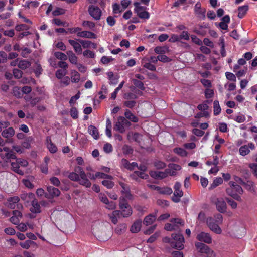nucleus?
Masks as SVG:
<instances>
[{"label": "nucleus", "mask_w": 257, "mask_h": 257, "mask_svg": "<svg viewBox=\"0 0 257 257\" xmlns=\"http://www.w3.org/2000/svg\"><path fill=\"white\" fill-rule=\"evenodd\" d=\"M163 241L166 243H169L172 248L177 250H181L184 248V236L180 233H172L171 238L169 237H164Z\"/></svg>", "instance_id": "obj_1"}, {"label": "nucleus", "mask_w": 257, "mask_h": 257, "mask_svg": "<svg viewBox=\"0 0 257 257\" xmlns=\"http://www.w3.org/2000/svg\"><path fill=\"white\" fill-rule=\"evenodd\" d=\"M119 206L122 212V216L123 217H128L132 214L133 211L131 206L124 198L120 199Z\"/></svg>", "instance_id": "obj_2"}, {"label": "nucleus", "mask_w": 257, "mask_h": 257, "mask_svg": "<svg viewBox=\"0 0 257 257\" xmlns=\"http://www.w3.org/2000/svg\"><path fill=\"white\" fill-rule=\"evenodd\" d=\"M130 125L131 122L124 117L119 116L114 125V130L119 132L120 133H123L125 131V126H130Z\"/></svg>", "instance_id": "obj_3"}, {"label": "nucleus", "mask_w": 257, "mask_h": 257, "mask_svg": "<svg viewBox=\"0 0 257 257\" xmlns=\"http://www.w3.org/2000/svg\"><path fill=\"white\" fill-rule=\"evenodd\" d=\"M195 246L198 252L201 253H205L208 257H215V254L207 245L200 242H196Z\"/></svg>", "instance_id": "obj_4"}, {"label": "nucleus", "mask_w": 257, "mask_h": 257, "mask_svg": "<svg viewBox=\"0 0 257 257\" xmlns=\"http://www.w3.org/2000/svg\"><path fill=\"white\" fill-rule=\"evenodd\" d=\"M134 5L135 6L134 11L139 18L144 19H148L150 18V14L145 11L146 9L145 7L140 6L139 2H135Z\"/></svg>", "instance_id": "obj_5"}, {"label": "nucleus", "mask_w": 257, "mask_h": 257, "mask_svg": "<svg viewBox=\"0 0 257 257\" xmlns=\"http://www.w3.org/2000/svg\"><path fill=\"white\" fill-rule=\"evenodd\" d=\"M20 198L18 196L9 197L7 199V203L5 205L8 207L14 209L16 207L20 210L23 208V205L19 203Z\"/></svg>", "instance_id": "obj_6"}, {"label": "nucleus", "mask_w": 257, "mask_h": 257, "mask_svg": "<svg viewBox=\"0 0 257 257\" xmlns=\"http://www.w3.org/2000/svg\"><path fill=\"white\" fill-rule=\"evenodd\" d=\"M88 12L90 16L95 20L98 21L101 19L102 13L98 6L90 5L88 8Z\"/></svg>", "instance_id": "obj_7"}, {"label": "nucleus", "mask_w": 257, "mask_h": 257, "mask_svg": "<svg viewBox=\"0 0 257 257\" xmlns=\"http://www.w3.org/2000/svg\"><path fill=\"white\" fill-rule=\"evenodd\" d=\"M181 184L179 182H176L174 186V197H172L173 201L175 203L179 202L180 201V198L183 195V193L181 190Z\"/></svg>", "instance_id": "obj_8"}, {"label": "nucleus", "mask_w": 257, "mask_h": 257, "mask_svg": "<svg viewBox=\"0 0 257 257\" xmlns=\"http://www.w3.org/2000/svg\"><path fill=\"white\" fill-rule=\"evenodd\" d=\"M60 193V191L58 188L52 186H48L47 192L45 193V197L48 199H53L58 197Z\"/></svg>", "instance_id": "obj_9"}, {"label": "nucleus", "mask_w": 257, "mask_h": 257, "mask_svg": "<svg viewBox=\"0 0 257 257\" xmlns=\"http://www.w3.org/2000/svg\"><path fill=\"white\" fill-rule=\"evenodd\" d=\"M217 210L220 213H224L226 211L227 205L226 202L222 198L216 199L215 202Z\"/></svg>", "instance_id": "obj_10"}, {"label": "nucleus", "mask_w": 257, "mask_h": 257, "mask_svg": "<svg viewBox=\"0 0 257 257\" xmlns=\"http://www.w3.org/2000/svg\"><path fill=\"white\" fill-rule=\"evenodd\" d=\"M207 224L208 227L215 233L219 234L221 233V228L212 218H207Z\"/></svg>", "instance_id": "obj_11"}, {"label": "nucleus", "mask_w": 257, "mask_h": 257, "mask_svg": "<svg viewBox=\"0 0 257 257\" xmlns=\"http://www.w3.org/2000/svg\"><path fill=\"white\" fill-rule=\"evenodd\" d=\"M196 239L200 242H204L207 244H210L212 242L211 236L209 233L205 232H201L199 233L196 236Z\"/></svg>", "instance_id": "obj_12"}, {"label": "nucleus", "mask_w": 257, "mask_h": 257, "mask_svg": "<svg viewBox=\"0 0 257 257\" xmlns=\"http://www.w3.org/2000/svg\"><path fill=\"white\" fill-rule=\"evenodd\" d=\"M119 184L122 188V190L121 191V193L124 195L125 197L127 199H131L132 195L130 192L129 186L122 182H119Z\"/></svg>", "instance_id": "obj_13"}, {"label": "nucleus", "mask_w": 257, "mask_h": 257, "mask_svg": "<svg viewBox=\"0 0 257 257\" xmlns=\"http://www.w3.org/2000/svg\"><path fill=\"white\" fill-rule=\"evenodd\" d=\"M13 216L10 219V221L14 224L17 225L20 222V218L22 217V214L17 210H13L12 212Z\"/></svg>", "instance_id": "obj_14"}, {"label": "nucleus", "mask_w": 257, "mask_h": 257, "mask_svg": "<svg viewBox=\"0 0 257 257\" xmlns=\"http://www.w3.org/2000/svg\"><path fill=\"white\" fill-rule=\"evenodd\" d=\"M195 13L203 19L205 18V10L201 9V5L199 2H197L194 7Z\"/></svg>", "instance_id": "obj_15"}, {"label": "nucleus", "mask_w": 257, "mask_h": 257, "mask_svg": "<svg viewBox=\"0 0 257 257\" xmlns=\"http://www.w3.org/2000/svg\"><path fill=\"white\" fill-rule=\"evenodd\" d=\"M77 35L78 37L87 38H96V35L90 31H83L81 32H78L77 33Z\"/></svg>", "instance_id": "obj_16"}, {"label": "nucleus", "mask_w": 257, "mask_h": 257, "mask_svg": "<svg viewBox=\"0 0 257 257\" xmlns=\"http://www.w3.org/2000/svg\"><path fill=\"white\" fill-rule=\"evenodd\" d=\"M150 175L155 179H164L167 177L165 171L164 172L151 171L150 172Z\"/></svg>", "instance_id": "obj_17"}, {"label": "nucleus", "mask_w": 257, "mask_h": 257, "mask_svg": "<svg viewBox=\"0 0 257 257\" xmlns=\"http://www.w3.org/2000/svg\"><path fill=\"white\" fill-rule=\"evenodd\" d=\"M69 44L73 46L74 51L78 54L82 53V49L80 44L75 40L70 39L68 40Z\"/></svg>", "instance_id": "obj_18"}, {"label": "nucleus", "mask_w": 257, "mask_h": 257, "mask_svg": "<svg viewBox=\"0 0 257 257\" xmlns=\"http://www.w3.org/2000/svg\"><path fill=\"white\" fill-rule=\"evenodd\" d=\"M30 211L33 213H40L41 212L40 204L36 199L32 202V207L30 208Z\"/></svg>", "instance_id": "obj_19"}, {"label": "nucleus", "mask_w": 257, "mask_h": 257, "mask_svg": "<svg viewBox=\"0 0 257 257\" xmlns=\"http://www.w3.org/2000/svg\"><path fill=\"white\" fill-rule=\"evenodd\" d=\"M15 131L12 127H9L5 129L2 132V135L5 138H9L12 137L15 135Z\"/></svg>", "instance_id": "obj_20"}, {"label": "nucleus", "mask_w": 257, "mask_h": 257, "mask_svg": "<svg viewBox=\"0 0 257 257\" xmlns=\"http://www.w3.org/2000/svg\"><path fill=\"white\" fill-rule=\"evenodd\" d=\"M141 226V220H137L132 224L130 230L132 233H137L140 230Z\"/></svg>", "instance_id": "obj_21"}, {"label": "nucleus", "mask_w": 257, "mask_h": 257, "mask_svg": "<svg viewBox=\"0 0 257 257\" xmlns=\"http://www.w3.org/2000/svg\"><path fill=\"white\" fill-rule=\"evenodd\" d=\"M47 148L51 153H55L57 151L56 146L52 143L50 137H47Z\"/></svg>", "instance_id": "obj_22"}, {"label": "nucleus", "mask_w": 257, "mask_h": 257, "mask_svg": "<svg viewBox=\"0 0 257 257\" xmlns=\"http://www.w3.org/2000/svg\"><path fill=\"white\" fill-rule=\"evenodd\" d=\"M88 132L94 139L97 140L99 138V135L97 128L94 125H91L88 127Z\"/></svg>", "instance_id": "obj_23"}, {"label": "nucleus", "mask_w": 257, "mask_h": 257, "mask_svg": "<svg viewBox=\"0 0 257 257\" xmlns=\"http://www.w3.org/2000/svg\"><path fill=\"white\" fill-rule=\"evenodd\" d=\"M248 8L249 7L247 5L239 7L238 8V17L240 19L243 18L248 11Z\"/></svg>", "instance_id": "obj_24"}, {"label": "nucleus", "mask_w": 257, "mask_h": 257, "mask_svg": "<svg viewBox=\"0 0 257 257\" xmlns=\"http://www.w3.org/2000/svg\"><path fill=\"white\" fill-rule=\"evenodd\" d=\"M78 182L80 185L87 188H90L91 186V183L88 179L86 174L84 176V177L82 176L80 177Z\"/></svg>", "instance_id": "obj_25"}, {"label": "nucleus", "mask_w": 257, "mask_h": 257, "mask_svg": "<svg viewBox=\"0 0 257 257\" xmlns=\"http://www.w3.org/2000/svg\"><path fill=\"white\" fill-rule=\"evenodd\" d=\"M226 192L228 195L230 196L234 199L238 201L241 199L240 196L238 194H236V192L234 191L232 187L230 186L229 188H227Z\"/></svg>", "instance_id": "obj_26"}, {"label": "nucleus", "mask_w": 257, "mask_h": 257, "mask_svg": "<svg viewBox=\"0 0 257 257\" xmlns=\"http://www.w3.org/2000/svg\"><path fill=\"white\" fill-rule=\"evenodd\" d=\"M124 115L126 119H127L133 122H137L139 120L138 118L133 114L128 109L126 110Z\"/></svg>", "instance_id": "obj_27"}, {"label": "nucleus", "mask_w": 257, "mask_h": 257, "mask_svg": "<svg viewBox=\"0 0 257 257\" xmlns=\"http://www.w3.org/2000/svg\"><path fill=\"white\" fill-rule=\"evenodd\" d=\"M229 185L230 187H232V188L234 190L236 194H241L243 193V189L238 184H236V182L233 181H230Z\"/></svg>", "instance_id": "obj_28"}, {"label": "nucleus", "mask_w": 257, "mask_h": 257, "mask_svg": "<svg viewBox=\"0 0 257 257\" xmlns=\"http://www.w3.org/2000/svg\"><path fill=\"white\" fill-rule=\"evenodd\" d=\"M50 161V159L48 157L44 158V162L41 165L40 169L42 173L47 174L48 173V163Z\"/></svg>", "instance_id": "obj_29"}, {"label": "nucleus", "mask_w": 257, "mask_h": 257, "mask_svg": "<svg viewBox=\"0 0 257 257\" xmlns=\"http://www.w3.org/2000/svg\"><path fill=\"white\" fill-rule=\"evenodd\" d=\"M108 79L110 80L109 84H116L118 82V79L119 78L117 75H114L113 72H108L107 73Z\"/></svg>", "instance_id": "obj_30"}, {"label": "nucleus", "mask_w": 257, "mask_h": 257, "mask_svg": "<svg viewBox=\"0 0 257 257\" xmlns=\"http://www.w3.org/2000/svg\"><path fill=\"white\" fill-rule=\"evenodd\" d=\"M12 170L16 173L23 175L24 174L23 171L20 170L19 164L16 161V162H12L11 163Z\"/></svg>", "instance_id": "obj_31"}, {"label": "nucleus", "mask_w": 257, "mask_h": 257, "mask_svg": "<svg viewBox=\"0 0 257 257\" xmlns=\"http://www.w3.org/2000/svg\"><path fill=\"white\" fill-rule=\"evenodd\" d=\"M31 66V63L26 60H22L20 61L18 64V66L19 68L25 70Z\"/></svg>", "instance_id": "obj_32"}, {"label": "nucleus", "mask_w": 257, "mask_h": 257, "mask_svg": "<svg viewBox=\"0 0 257 257\" xmlns=\"http://www.w3.org/2000/svg\"><path fill=\"white\" fill-rule=\"evenodd\" d=\"M155 220V216L151 214L146 216L144 219V224L148 225L152 224Z\"/></svg>", "instance_id": "obj_33"}, {"label": "nucleus", "mask_w": 257, "mask_h": 257, "mask_svg": "<svg viewBox=\"0 0 257 257\" xmlns=\"http://www.w3.org/2000/svg\"><path fill=\"white\" fill-rule=\"evenodd\" d=\"M71 81L72 82L77 83L79 81L80 79V74L75 70H73L71 72Z\"/></svg>", "instance_id": "obj_34"}, {"label": "nucleus", "mask_w": 257, "mask_h": 257, "mask_svg": "<svg viewBox=\"0 0 257 257\" xmlns=\"http://www.w3.org/2000/svg\"><path fill=\"white\" fill-rule=\"evenodd\" d=\"M173 152L181 157H185L187 155V152L182 148L176 147L173 149Z\"/></svg>", "instance_id": "obj_35"}, {"label": "nucleus", "mask_w": 257, "mask_h": 257, "mask_svg": "<svg viewBox=\"0 0 257 257\" xmlns=\"http://www.w3.org/2000/svg\"><path fill=\"white\" fill-rule=\"evenodd\" d=\"M221 110V107L219 105V101L215 100L213 102V111L214 115H218L219 114Z\"/></svg>", "instance_id": "obj_36"}, {"label": "nucleus", "mask_w": 257, "mask_h": 257, "mask_svg": "<svg viewBox=\"0 0 257 257\" xmlns=\"http://www.w3.org/2000/svg\"><path fill=\"white\" fill-rule=\"evenodd\" d=\"M154 166L157 169H162L166 167V164L165 162L160 161L156 160L153 163Z\"/></svg>", "instance_id": "obj_37"}, {"label": "nucleus", "mask_w": 257, "mask_h": 257, "mask_svg": "<svg viewBox=\"0 0 257 257\" xmlns=\"http://www.w3.org/2000/svg\"><path fill=\"white\" fill-rule=\"evenodd\" d=\"M66 12V10L61 8L57 7L56 9L52 12V15L54 16H58L64 15Z\"/></svg>", "instance_id": "obj_38"}, {"label": "nucleus", "mask_w": 257, "mask_h": 257, "mask_svg": "<svg viewBox=\"0 0 257 257\" xmlns=\"http://www.w3.org/2000/svg\"><path fill=\"white\" fill-rule=\"evenodd\" d=\"M132 82L136 87H138L141 90H145V87L142 81L136 79H134L132 80Z\"/></svg>", "instance_id": "obj_39"}, {"label": "nucleus", "mask_w": 257, "mask_h": 257, "mask_svg": "<svg viewBox=\"0 0 257 257\" xmlns=\"http://www.w3.org/2000/svg\"><path fill=\"white\" fill-rule=\"evenodd\" d=\"M213 161L207 160L206 162V164L208 166L214 165L217 166L219 164V159L217 156H213Z\"/></svg>", "instance_id": "obj_40"}, {"label": "nucleus", "mask_w": 257, "mask_h": 257, "mask_svg": "<svg viewBox=\"0 0 257 257\" xmlns=\"http://www.w3.org/2000/svg\"><path fill=\"white\" fill-rule=\"evenodd\" d=\"M54 56L58 59L63 61H65L68 59V56L64 53L61 52H55Z\"/></svg>", "instance_id": "obj_41"}, {"label": "nucleus", "mask_w": 257, "mask_h": 257, "mask_svg": "<svg viewBox=\"0 0 257 257\" xmlns=\"http://www.w3.org/2000/svg\"><path fill=\"white\" fill-rule=\"evenodd\" d=\"M159 193L161 194L170 195L172 193V190L170 187H160Z\"/></svg>", "instance_id": "obj_42"}, {"label": "nucleus", "mask_w": 257, "mask_h": 257, "mask_svg": "<svg viewBox=\"0 0 257 257\" xmlns=\"http://www.w3.org/2000/svg\"><path fill=\"white\" fill-rule=\"evenodd\" d=\"M249 152L250 150L247 145L242 146L239 148V153L242 156H245Z\"/></svg>", "instance_id": "obj_43"}, {"label": "nucleus", "mask_w": 257, "mask_h": 257, "mask_svg": "<svg viewBox=\"0 0 257 257\" xmlns=\"http://www.w3.org/2000/svg\"><path fill=\"white\" fill-rule=\"evenodd\" d=\"M122 151L124 155H128L132 154L133 152V149L127 145H124L122 147Z\"/></svg>", "instance_id": "obj_44"}, {"label": "nucleus", "mask_w": 257, "mask_h": 257, "mask_svg": "<svg viewBox=\"0 0 257 257\" xmlns=\"http://www.w3.org/2000/svg\"><path fill=\"white\" fill-rule=\"evenodd\" d=\"M102 184L107 189H111L114 186V183L111 180H104L102 181Z\"/></svg>", "instance_id": "obj_45"}, {"label": "nucleus", "mask_w": 257, "mask_h": 257, "mask_svg": "<svg viewBox=\"0 0 257 257\" xmlns=\"http://www.w3.org/2000/svg\"><path fill=\"white\" fill-rule=\"evenodd\" d=\"M67 73V71L66 70L58 69L56 72V77L58 79H61L63 76L66 75Z\"/></svg>", "instance_id": "obj_46"}, {"label": "nucleus", "mask_w": 257, "mask_h": 257, "mask_svg": "<svg viewBox=\"0 0 257 257\" xmlns=\"http://www.w3.org/2000/svg\"><path fill=\"white\" fill-rule=\"evenodd\" d=\"M82 26L84 27H87L89 29H92L95 27V24L90 21H84L82 22Z\"/></svg>", "instance_id": "obj_47"}, {"label": "nucleus", "mask_w": 257, "mask_h": 257, "mask_svg": "<svg viewBox=\"0 0 257 257\" xmlns=\"http://www.w3.org/2000/svg\"><path fill=\"white\" fill-rule=\"evenodd\" d=\"M69 179L73 181H78L79 180L80 176L78 174L75 172H71L68 176Z\"/></svg>", "instance_id": "obj_48"}, {"label": "nucleus", "mask_w": 257, "mask_h": 257, "mask_svg": "<svg viewBox=\"0 0 257 257\" xmlns=\"http://www.w3.org/2000/svg\"><path fill=\"white\" fill-rule=\"evenodd\" d=\"M193 32L197 35L201 36H204L206 33V31L203 29L202 25H200L199 29L196 28H194Z\"/></svg>", "instance_id": "obj_49"}, {"label": "nucleus", "mask_w": 257, "mask_h": 257, "mask_svg": "<svg viewBox=\"0 0 257 257\" xmlns=\"http://www.w3.org/2000/svg\"><path fill=\"white\" fill-rule=\"evenodd\" d=\"M34 242L30 240H27L24 242H21L20 244V245L23 248L25 249H29L31 245L33 244Z\"/></svg>", "instance_id": "obj_50"}, {"label": "nucleus", "mask_w": 257, "mask_h": 257, "mask_svg": "<svg viewBox=\"0 0 257 257\" xmlns=\"http://www.w3.org/2000/svg\"><path fill=\"white\" fill-rule=\"evenodd\" d=\"M79 42L82 45L83 48H89L91 44V42L89 40H83L81 39H77Z\"/></svg>", "instance_id": "obj_51"}, {"label": "nucleus", "mask_w": 257, "mask_h": 257, "mask_svg": "<svg viewBox=\"0 0 257 257\" xmlns=\"http://www.w3.org/2000/svg\"><path fill=\"white\" fill-rule=\"evenodd\" d=\"M83 55L84 57L90 58H94L95 57V53L90 50H86L84 51L83 52Z\"/></svg>", "instance_id": "obj_52"}, {"label": "nucleus", "mask_w": 257, "mask_h": 257, "mask_svg": "<svg viewBox=\"0 0 257 257\" xmlns=\"http://www.w3.org/2000/svg\"><path fill=\"white\" fill-rule=\"evenodd\" d=\"M135 176H138L141 178L145 179V178H146V177L148 176V175L142 172H140L139 171H136L134 172V174L132 175V177L133 179H136L135 178Z\"/></svg>", "instance_id": "obj_53"}, {"label": "nucleus", "mask_w": 257, "mask_h": 257, "mask_svg": "<svg viewBox=\"0 0 257 257\" xmlns=\"http://www.w3.org/2000/svg\"><path fill=\"white\" fill-rule=\"evenodd\" d=\"M13 73L14 77L16 79H19L22 77L23 72L18 69H14Z\"/></svg>", "instance_id": "obj_54"}, {"label": "nucleus", "mask_w": 257, "mask_h": 257, "mask_svg": "<svg viewBox=\"0 0 257 257\" xmlns=\"http://www.w3.org/2000/svg\"><path fill=\"white\" fill-rule=\"evenodd\" d=\"M157 59H158L159 61L164 62V63L169 62L171 61V59H170L167 56L163 55V54H161L160 55H158L157 57Z\"/></svg>", "instance_id": "obj_55"}, {"label": "nucleus", "mask_w": 257, "mask_h": 257, "mask_svg": "<svg viewBox=\"0 0 257 257\" xmlns=\"http://www.w3.org/2000/svg\"><path fill=\"white\" fill-rule=\"evenodd\" d=\"M143 67L149 70L155 71L156 70V66L150 62H146L143 64Z\"/></svg>", "instance_id": "obj_56"}, {"label": "nucleus", "mask_w": 257, "mask_h": 257, "mask_svg": "<svg viewBox=\"0 0 257 257\" xmlns=\"http://www.w3.org/2000/svg\"><path fill=\"white\" fill-rule=\"evenodd\" d=\"M33 140L32 137H28L26 141L22 144L23 146L26 148L29 149L31 147V143Z\"/></svg>", "instance_id": "obj_57"}, {"label": "nucleus", "mask_w": 257, "mask_h": 257, "mask_svg": "<svg viewBox=\"0 0 257 257\" xmlns=\"http://www.w3.org/2000/svg\"><path fill=\"white\" fill-rule=\"evenodd\" d=\"M124 98L127 100H134L137 98V96L133 93L128 92L124 94Z\"/></svg>", "instance_id": "obj_58"}, {"label": "nucleus", "mask_w": 257, "mask_h": 257, "mask_svg": "<svg viewBox=\"0 0 257 257\" xmlns=\"http://www.w3.org/2000/svg\"><path fill=\"white\" fill-rule=\"evenodd\" d=\"M178 227V226L176 225L168 223L165 225L164 229L167 231H172L177 229Z\"/></svg>", "instance_id": "obj_59"}, {"label": "nucleus", "mask_w": 257, "mask_h": 257, "mask_svg": "<svg viewBox=\"0 0 257 257\" xmlns=\"http://www.w3.org/2000/svg\"><path fill=\"white\" fill-rule=\"evenodd\" d=\"M103 150L106 153H110L113 151V147L111 144L107 143L103 146Z\"/></svg>", "instance_id": "obj_60"}, {"label": "nucleus", "mask_w": 257, "mask_h": 257, "mask_svg": "<svg viewBox=\"0 0 257 257\" xmlns=\"http://www.w3.org/2000/svg\"><path fill=\"white\" fill-rule=\"evenodd\" d=\"M50 181L52 185L55 186L56 187H58L61 184L59 179L56 177H51L50 179Z\"/></svg>", "instance_id": "obj_61"}, {"label": "nucleus", "mask_w": 257, "mask_h": 257, "mask_svg": "<svg viewBox=\"0 0 257 257\" xmlns=\"http://www.w3.org/2000/svg\"><path fill=\"white\" fill-rule=\"evenodd\" d=\"M156 53L159 54H164L166 52V48L165 47L157 46L154 49Z\"/></svg>", "instance_id": "obj_62"}, {"label": "nucleus", "mask_w": 257, "mask_h": 257, "mask_svg": "<svg viewBox=\"0 0 257 257\" xmlns=\"http://www.w3.org/2000/svg\"><path fill=\"white\" fill-rule=\"evenodd\" d=\"M52 23L57 26H62L64 27L66 26V22L61 21L60 19L54 18L52 20Z\"/></svg>", "instance_id": "obj_63"}, {"label": "nucleus", "mask_w": 257, "mask_h": 257, "mask_svg": "<svg viewBox=\"0 0 257 257\" xmlns=\"http://www.w3.org/2000/svg\"><path fill=\"white\" fill-rule=\"evenodd\" d=\"M225 76L226 77V78L231 81L235 82L236 81V78L235 75L229 72H227L225 73Z\"/></svg>", "instance_id": "obj_64"}]
</instances>
